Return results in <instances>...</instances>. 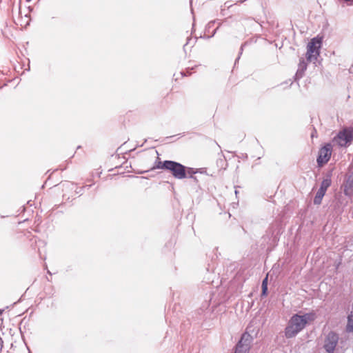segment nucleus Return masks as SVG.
<instances>
[{
	"label": "nucleus",
	"mask_w": 353,
	"mask_h": 353,
	"mask_svg": "<svg viewBox=\"0 0 353 353\" xmlns=\"http://www.w3.org/2000/svg\"><path fill=\"white\" fill-rule=\"evenodd\" d=\"M315 319L314 312L305 313L303 315L294 314L285 329V336L288 339L294 337L305 327L309 321H313Z\"/></svg>",
	"instance_id": "nucleus-1"
},
{
	"label": "nucleus",
	"mask_w": 353,
	"mask_h": 353,
	"mask_svg": "<svg viewBox=\"0 0 353 353\" xmlns=\"http://www.w3.org/2000/svg\"><path fill=\"white\" fill-rule=\"evenodd\" d=\"M353 141V127L345 128L340 130L332 141L341 147H346Z\"/></svg>",
	"instance_id": "nucleus-2"
},
{
	"label": "nucleus",
	"mask_w": 353,
	"mask_h": 353,
	"mask_svg": "<svg viewBox=\"0 0 353 353\" xmlns=\"http://www.w3.org/2000/svg\"><path fill=\"white\" fill-rule=\"evenodd\" d=\"M321 38H313L307 44L306 57L307 61L312 62L317 59L321 47Z\"/></svg>",
	"instance_id": "nucleus-3"
},
{
	"label": "nucleus",
	"mask_w": 353,
	"mask_h": 353,
	"mask_svg": "<svg viewBox=\"0 0 353 353\" xmlns=\"http://www.w3.org/2000/svg\"><path fill=\"white\" fill-rule=\"evenodd\" d=\"M164 167L170 171L172 176L177 179H183L186 178V167L176 161H170L164 163Z\"/></svg>",
	"instance_id": "nucleus-4"
},
{
	"label": "nucleus",
	"mask_w": 353,
	"mask_h": 353,
	"mask_svg": "<svg viewBox=\"0 0 353 353\" xmlns=\"http://www.w3.org/2000/svg\"><path fill=\"white\" fill-rule=\"evenodd\" d=\"M252 341L253 337L249 333H243L235 345L234 353H248Z\"/></svg>",
	"instance_id": "nucleus-5"
},
{
	"label": "nucleus",
	"mask_w": 353,
	"mask_h": 353,
	"mask_svg": "<svg viewBox=\"0 0 353 353\" xmlns=\"http://www.w3.org/2000/svg\"><path fill=\"white\" fill-rule=\"evenodd\" d=\"M332 148L330 143H327L320 148L316 159L319 167L321 168L323 166L329 161L332 155Z\"/></svg>",
	"instance_id": "nucleus-6"
},
{
	"label": "nucleus",
	"mask_w": 353,
	"mask_h": 353,
	"mask_svg": "<svg viewBox=\"0 0 353 353\" xmlns=\"http://www.w3.org/2000/svg\"><path fill=\"white\" fill-rule=\"evenodd\" d=\"M338 341V334L334 332H330L325 337L323 347L327 353H333Z\"/></svg>",
	"instance_id": "nucleus-7"
},
{
	"label": "nucleus",
	"mask_w": 353,
	"mask_h": 353,
	"mask_svg": "<svg viewBox=\"0 0 353 353\" xmlns=\"http://www.w3.org/2000/svg\"><path fill=\"white\" fill-rule=\"evenodd\" d=\"M342 188L345 196H353V168L345 174Z\"/></svg>",
	"instance_id": "nucleus-8"
},
{
	"label": "nucleus",
	"mask_w": 353,
	"mask_h": 353,
	"mask_svg": "<svg viewBox=\"0 0 353 353\" xmlns=\"http://www.w3.org/2000/svg\"><path fill=\"white\" fill-rule=\"evenodd\" d=\"M325 192H326L321 190L319 189L318 190V191L316 194V196H314V203L315 205L321 204V203L322 201V199L324 196Z\"/></svg>",
	"instance_id": "nucleus-9"
},
{
	"label": "nucleus",
	"mask_w": 353,
	"mask_h": 353,
	"mask_svg": "<svg viewBox=\"0 0 353 353\" xmlns=\"http://www.w3.org/2000/svg\"><path fill=\"white\" fill-rule=\"evenodd\" d=\"M332 179H324L321 183L319 190L326 192L327 188L331 185Z\"/></svg>",
	"instance_id": "nucleus-10"
},
{
	"label": "nucleus",
	"mask_w": 353,
	"mask_h": 353,
	"mask_svg": "<svg viewBox=\"0 0 353 353\" xmlns=\"http://www.w3.org/2000/svg\"><path fill=\"white\" fill-rule=\"evenodd\" d=\"M198 172H201L199 169L186 167V177L188 176L189 178H193V176Z\"/></svg>",
	"instance_id": "nucleus-11"
},
{
	"label": "nucleus",
	"mask_w": 353,
	"mask_h": 353,
	"mask_svg": "<svg viewBox=\"0 0 353 353\" xmlns=\"http://www.w3.org/2000/svg\"><path fill=\"white\" fill-rule=\"evenodd\" d=\"M261 288H262L261 296H267V294H268V275L263 280Z\"/></svg>",
	"instance_id": "nucleus-12"
},
{
	"label": "nucleus",
	"mask_w": 353,
	"mask_h": 353,
	"mask_svg": "<svg viewBox=\"0 0 353 353\" xmlns=\"http://www.w3.org/2000/svg\"><path fill=\"white\" fill-rule=\"evenodd\" d=\"M346 331L349 332H353V316H348Z\"/></svg>",
	"instance_id": "nucleus-13"
},
{
	"label": "nucleus",
	"mask_w": 353,
	"mask_h": 353,
	"mask_svg": "<svg viewBox=\"0 0 353 353\" xmlns=\"http://www.w3.org/2000/svg\"><path fill=\"white\" fill-rule=\"evenodd\" d=\"M170 162V160H165L164 161H159L157 164L156 165L155 168L157 169H162V170H166L167 168L164 167V163Z\"/></svg>",
	"instance_id": "nucleus-14"
},
{
	"label": "nucleus",
	"mask_w": 353,
	"mask_h": 353,
	"mask_svg": "<svg viewBox=\"0 0 353 353\" xmlns=\"http://www.w3.org/2000/svg\"><path fill=\"white\" fill-rule=\"evenodd\" d=\"M306 69V63H305L304 61H302L300 62L299 63V70H298V72H303Z\"/></svg>",
	"instance_id": "nucleus-15"
},
{
	"label": "nucleus",
	"mask_w": 353,
	"mask_h": 353,
	"mask_svg": "<svg viewBox=\"0 0 353 353\" xmlns=\"http://www.w3.org/2000/svg\"><path fill=\"white\" fill-rule=\"evenodd\" d=\"M333 169L330 170L325 174L324 179H332Z\"/></svg>",
	"instance_id": "nucleus-16"
},
{
	"label": "nucleus",
	"mask_w": 353,
	"mask_h": 353,
	"mask_svg": "<svg viewBox=\"0 0 353 353\" xmlns=\"http://www.w3.org/2000/svg\"><path fill=\"white\" fill-rule=\"evenodd\" d=\"M83 187L80 188H77V189L75 190V192H76V194H83Z\"/></svg>",
	"instance_id": "nucleus-17"
},
{
	"label": "nucleus",
	"mask_w": 353,
	"mask_h": 353,
	"mask_svg": "<svg viewBox=\"0 0 353 353\" xmlns=\"http://www.w3.org/2000/svg\"><path fill=\"white\" fill-rule=\"evenodd\" d=\"M195 183L198 182V179L195 176H193V178H191Z\"/></svg>",
	"instance_id": "nucleus-18"
},
{
	"label": "nucleus",
	"mask_w": 353,
	"mask_h": 353,
	"mask_svg": "<svg viewBox=\"0 0 353 353\" xmlns=\"http://www.w3.org/2000/svg\"><path fill=\"white\" fill-rule=\"evenodd\" d=\"M346 2H350V4H353V0H344Z\"/></svg>",
	"instance_id": "nucleus-19"
},
{
	"label": "nucleus",
	"mask_w": 353,
	"mask_h": 353,
	"mask_svg": "<svg viewBox=\"0 0 353 353\" xmlns=\"http://www.w3.org/2000/svg\"><path fill=\"white\" fill-rule=\"evenodd\" d=\"M90 186H91V185H86L85 187H87L88 188H89Z\"/></svg>",
	"instance_id": "nucleus-20"
},
{
	"label": "nucleus",
	"mask_w": 353,
	"mask_h": 353,
	"mask_svg": "<svg viewBox=\"0 0 353 353\" xmlns=\"http://www.w3.org/2000/svg\"><path fill=\"white\" fill-rule=\"evenodd\" d=\"M235 194H236V195L238 194V191L237 190H235Z\"/></svg>",
	"instance_id": "nucleus-21"
}]
</instances>
